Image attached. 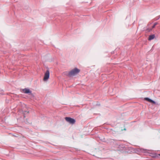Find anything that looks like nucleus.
Returning <instances> with one entry per match:
<instances>
[{"instance_id": "5", "label": "nucleus", "mask_w": 160, "mask_h": 160, "mask_svg": "<svg viewBox=\"0 0 160 160\" xmlns=\"http://www.w3.org/2000/svg\"><path fill=\"white\" fill-rule=\"evenodd\" d=\"M145 99L150 102L152 103H155L154 101L152 100L151 99H149L148 98H145Z\"/></svg>"}, {"instance_id": "6", "label": "nucleus", "mask_w": 160, "mask_h": 160, "mask_svg": "<svg viewBox=\"0 0 160 160\" xmlns=\"http://www.w3.org/2000/svg\"><path fill=\"white\" fill-rule=\"evenodd\" d=\"M154 37H155V36L154 35H150L149 37L148 40H151L154 39Z\"/></svg>"}, {"instance_id": "3", "label": "nucleus", "mask_w": 160, "mask_h": 160, "mask_svg": "<svg viewBox=\"0 0 160 160\" xmlns=\"http://www.w3.org/2000/svg\"><path fill=\"white\" fill-rule=\"evenodd\" d=\"M49 77V72L48 70H47L44 74V76L43 78V80L44 81H47Z\"/></svg>"}, {"instance_id": "2", "label": "nucleus", "mask_w": 160, "mask_h": 160, "mask_svg": "<svg viewBox=\"0 0 160 160\" xmlns=\"http://www.w3.org/2000/svg\"><path fill=\"white\" fill-rule=\"evenodd\" d=\"M65 119L67 121L71 124H74L75 122L74 119L69 117H66Z\"/></svg>"}, {"instance_id": "7", "label": "nucleus", "mask_w": 160, "mask_h": 160, "mask_svg": "<svg viewBox=\"0 0 160 160\" xmlns=\"http://www.w3.org/2000/svg\"><path fill=\"white\" fill-rule=\"evenodd\" d=\"M156 25H157V23H155L154 24V25H153V26L152 27V28H154Z\"/></svg>"}, {"instance_id": "1", "label": "nucleus", "mask_w": 160, "mask_h": 160, "mask_svg": "<svg viewBox=\"0 0 160 160\" xmlns=\"http://www.w3.org/2000/svg\"><path fill=\"white\" fill-rule=\"evenodd\" d=\"M80 71L79 69L77 68H75L69 72L68 75L69 76H74L78 73Z\"/></svg>"}, {"instance_id": "4", "label": "nucleus", "mask_w": 160, "mask_h": 160, "mask_svg": "<svg viewBox=\"0 0 160 160\" xmlns=\"http://www.w3.org/2000/svg\"><path fill=\"white\" fill-rule=\"evenodd\" d=\"M23 92L25 93H31L29 89L25 88L23 90Z\"/></svg>"}, {"instance_id": "9", "label": "nucleus", "mask_w": 160, "mask_h": 160, "mask_svg": "<svg viewBox=\"0 0 160 160\" xmlns=\"http://www.w3.org/2000/svg\"><path fill=\"white\" fill-rule=\"evenodd\" d=\"M159 155L160 156V154H159Z\"/></svg>"}, {"instance_id": "8", "label": "nucleus", "mask_w": 160, "mask_h": 160, "mask_svg": "<svg viewBox=\"0 0 160 160\" xmlns=\"http://www.w3.org/2000/svg\"><path fill=\"white\" fill-rule=\"evenodd\" d=\"M148 31H150L152 30V29H148Z\"/></svg>"}]
</instances>
